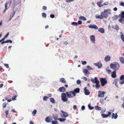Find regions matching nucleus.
I'll list each match as a JSON object with an SVG mask.
<instances>
[{"label": "nucleus", "instance_id": "1", "mask_svg": "<svg viewBox=\"0 0 124 124\" xmlns=\"http://www.w3.org/2000/svg\"><path fill=\"white\" fill-rule=\"evenodd\" d=\"M110 68L116 71L118 70L119 67V65L117 62H113V63H111L110 65Z\"/></svg>", "mask_w": 124, "mask_h": 124}, {"label": "nucleus", "instance_id": "2", "mask_svg": "<svg viewBox=\"0 0 124 124\" xmlns=\"http://www.w3.org/2000/svg\"><path fill=\"white\" fill-rule=\"evenodd\" d=\"M91 81L93 83H95L96 85H95V88L97 89H98L100 87V86L99 85V81L98 80L97 77H95L94 79L91 78Z\"/></svg>", "mask_w": 124, "mask_h": 124}, {"label": "nucleus", "instance_id": "3", "mask_svg": "<svg viewBox=\"0 0 124 124\" xmlns=\"http://www.w3.org/2000/svg\"><path fill=\"white\" fill-rule=\"evenodd\" d=\"M61 99L62 101L63 102H66L67 101V102L68 103H70V101H68V98L67 97V96L66 94L64 93H62L61 94Z\"/></svg>", "mask_w": 124, "mask_h": 124}, {"label": "nucleus", "instance_id": "4", "mask_svg": "<svg viewBox=\"0 0 124 124\" xmlns=\"http://www.w3.org/2000/svg\"><path fill=\"white\" fill-rule=\"evenodd\" d=\"M119 17H120V19L118 20V21L121 23H124V11L121 12L119 15Z\"/></svg>", "mask_w": 124, "mask_h": 124}, {"label": "nucleus", "instance_id": "5", "mask_svg": "<svg viewBox=\"0 0 124 124\" xmlns=\"http://www.w3.org/2000/svg\"><path fill=\"white\" fill-rule=\"evenodd\" d=\"M101 84V85L103 86H104L108 83V82L105 78H100Z\"/></svg>", "mask_w": 124, "mask_h": 124}, {"label": "nucleus", "instance_id": "6", "mask_svg": "<svg viewBox=\"0 0 124 124\" xmlns=\"http://www.w3.org/2000/svg\"><path fill=\"white\" fill-rule=\"evenodd\" d=\"M120 84H123L124 83V75H122L120 77L119 80Z\"/></svg>", "mask_w": 124, "mask_h": 124}, {"label": "nucleus", "instance_id": "7", "mask_svg": "<svg viewBox=\"0 0 124 124\" xmlns=\"http://www.w3.org/2000/svg\"><path fill=\"white\" fill-rule=\"evenodd\" d=\"M105 93L104 91L102 92L101 91H99L98 92V96L99 97H103L104 96Z\"/></svg>", "mask_w": 124, "mask_h": 124}, {"label": "nucleus", "instance_id": "8", "mask_svg": "<svg viewBox=\"0 0 124 124\" xmlns=\"http://www.w3.org/2000/svg\"><path fill=\"white\" fill-rule=\"evenodd\" d=\"M94 65L96 67H98L99 69H100L102 66V64L100 61L94 64Z\"/></svg>", "mask_w": 124, "mask_h": 124}, {"label": "nucleus", "instance_id": "9", "mask_svg": "<svg viewBox=\"0 0 124 124\" xmlns=\"http://www.w3.org/2000/svg\"><path fill=\"white\" fill-rule=\"evenodd\" d=\"M52 120V119L51 118V116H47L45 119V121L47 123H50L51 122Z\"/></svg>", "mask_w": 124, "mask_h": 124}, {"label": "nucleus", "instance_id": "10", "mask_svg": "<svg viewBox=\"0 0 124 124\" xmlns=\"http://www.w3.org/2000/svg\"><path fill=\"white\" fill-rule=\"evenodd\" d=\"M101 16H102L103 18H104L105 19L107 18L108 16V13H106L102 12L101 13Z\"/></svg>", "mask_w": 124, "mask_h": 124}, {"label": "nucleus", "instance_id": "11", "mask_svg": "<svg viewBox=\"0 0 124 124\" xmlns=\"http://www.w3.org/2000/svg\"><path fill=\"white\" fill-rule=\"evenodd\" d=\"M88 27L90 28L94 29L96 30L98 29V28L97 26L96 25L94 24H90L89 26Z\"/></svg>", "mask_w": 124, "mask_h": 124}, {"label": "nucleus", "instance_id": "12", "mask_svg": "<svg viewBox=\"0 0 124 124\" xmlns=\"http://www.w3.org/2000/svg\"><path fill=\"white\" fill-rule=\"evenodd\" d=\"M61 112L62 114V116L66 118L69 116V115L67 112L64 111L62 110H61Z\"/></svg>", "mask_w": 124, "mask_h": 124}, {"label": "nucleus", "instance_id": "13", "mask_svg": "<svg viewBox=\"0 0 124 124\" xmlns=\"http://www.w3.org/2000/svg\"><path fill=\"white\" fill-rule=\"evenodd\" d=\"M86 87H85L84 89L85 94L86 95H88L90 93V92L89 90L86 89Z\"/></svg>", "mask_w": 124, "mask_h": 124}, {"label": "nucleus", "instance_id": "14", "mask_svg": "<svg viewBox=\"0 0 124 124\" xmlns=\"http://www.w3.org/2000/svg\"><path fill=\"white\" fill-rule=\"evenodd\" d=\"M57 91L60 92H64L66 91V89L64 87H60Z\"/></svg>", "mask_w": 124, "mask_h": 124}, {"label": "nucleus", "instance_id": "15", "mask_svg": "<svg viewBox=\"0 0 124 124\" xmlns=\"http://www.w3.org/2000/svg\"><path fill=\"white\" fill-rule=\"evenodd\" d=\"M90 40L91 41V42L94 43H95V36L93 35H91L90 36Z\"/></svg>", "mask_w": 124, "mask_h": 124}, {"label": "nucleus", "instance_id": "16", "mask_svg": "<svg viewBox=\"0 0 124 124\" xmlns=\"http://www.w3.org/2000/svg\"><path fill=\"white\" fill-rule=\"evenodd\" d=\"M83 72L84 73V75L85 76H86L87 75H88L90 73V72H89L86 69L83 70Z\"/></svg>", "mask_w": 124, "mask_h": 124}, {"label": "nucleus", "instance_id": "17", "mask_svg": "<svg viewBox=\"0 0 124 124\" xmlns=\"http://www.w3.org/2000/svg\"><path fill=\"white\" fill-rule=\"evenodd\" d=\"M111 59L110 56L109 55H107L105 58V61L106 62H108L110 61Z\"/></svg>", "mask_w": 124, "mask_h": 124}, {"label": "nucleus", "instance_id": "18", "mask_svg": "<svg viewBox=\"0 0 124 124\" xmlns=\"http://www.w3.org/2000/svg\"><path fill=\"white\" fill-rule=\"evenodd\" d=\"M53 117L54 120H58V116L57 114H54L53 115Z\"/></svg>", "mask_w": 124, "mask_h": 124}, {"label": "nucleus", "instance_id": "19", "mask_svg": "<svg viewBox=\"0 0 124 124\" xmlns=\"http://www.w3.org/2000/svg\"><path fill=\"white\" fill-rule=\"evenodd\" d=\"M66 94L68 98H71L73 97V96H72L71 95V93H70V91L69 92H66Z\"/></svg>", "mask_w": 124, "mask_h": 124}, {"label": "nucleus", "instance_id": "20", "mask_svg": "<svg viewBox=\"0 0 124 124\" xmlns=\"http://www.w3.org/2000/svg\"><path fill=\"white\" fill-rule=\"evenodd\" d=\"M116 71H114L112 72L111 76L113 78H115L116 77Z\"/></svg>", "mask_w": 124, "mask_h": 124}, {"label": "nucleus", "instance_id": "21", "mask_svg": "<svg viewBox=\"0 0 124 124\" xmlns=\"http://www.w3.org/2000/svg\"><path fill=\"white\" fill-rule=\"evenodd\" d=\"M118 117V115L116 113L115 114L114 113H112L111 118L112 119L114 118V119H116Z\"/></svg>", "mask_w": 124, "mask_h": 124}, {"label": "nucleus", "instance_id": "22", "mask_svg": "<svg viewBox=\"0 0 124 124\" xmlns=\"http://www.w3.org/2000/svg\"><path fill=\"white\" fill-rule=\"evenodd\" d=\"M98 31L102 33H104V30L103 29V28H100L98 30Z\"/></svg>", "mask_w": 124, "mask_h": 124}, {"label": "nucleus", "instance_id": "23", "mask_svg": "<svg viewBox=\"0 0 124 124\" xmlns=\"http://www.w3.org/2000/svg\"><path fill=\"white\" fill-rule=\"evenodd\" d=\"M19 3L17 1H16L15 0H13V6L15 7Z\"/></svg>", "mask_w": 124, "mask_h": 124}, {"label": "nucleus", "instance_id": "24", "mask_svg": "<svg viewBox=\"0 0 124 124\" xmlns=\"http://www.w3.org/2000/svg\"><path fill=\"white\" fill-rule=\"evenodd\" d=\"M79 19L80 20H83L84 21L86 20V18L84 16H80L79 17Z\"/></svg>", "mask_w": 124, "mask_h": 124}, {"label": "nucleus", "instance_id": "25", "mask_svg": "<svg viewBox=\"0 0 124 124\" xmlns=\"http://www.w3.org/2000/svg\"><path fill=\"white\" fill-rule=\"evenodd\" d=\"M80 89L79 88H77L75 89L73 91L76 93H78L80 92Z\"/></svg>", "mask_w": 124, "mask_h": 124}, {"label": "nucleus", "instance_id": "26", "mask_svg": "<svg viewBox=\"0 0 124 124\" xmlns=\"http://www.w3.org/2000/svg\"><path fill=\"white\" fill-rule=\"evenodd\" d=\"M15 11H14L12 13V14L10 16V18L9 20V21L10 20L12 19V18L14 16V15H15Z\"/></svg>", "mask_w": 124, "mask_h": 124}, {"label": "nucleus", "instance_id": "27", "mask_svg": "<svg viewBox=\"0 0 124 124\" xmlns=\"http://www.w3.org/2000/svg\"><path fill=\"white\" fill-rule=\"evenodd\" d=\"M60 81L64 83H66V81L65 80V79L64 78H61Z\"/></svg>", "mask_w": 124, "mask_h": 124}, {"label": "nucleus", "instance_id": "28", "mask_svg": "<svg viewBox=\"0 0 124 124\" xmlns=\"http://www.w3.org/2000/svg\"><path fill=\"white\" fill-rule=\"evenodd\" d=\"M94 108L96 110H100L101 109V108L100 107H99L98 106H95L94 107Z\"/></svg>", "mask_w": 124, "mask_h": 124}, {"label": "nucleus", "instance_id": "29", "mask_svg": "<svg viewBox=\"0 0 124 124\" xmlns=\"http://www.w3.org/2000/svg\"><path fill=\"white\" fill-rule=\"evenodd\" d=\"M120 62L124 64V58L123 57L120 58Z\"/></svg>", "mask_w": 124, "mask_h": 124}, {"label": "nucleus", "instance_id": "30", "mask_svg": "<svg viewBox=\"0 0 124 124\" xmlns=\"http://www.w3.org/2000/svg\"><path fill=\"white\" fill-rule=\"evenodd\" d=\"M113 28L117 30H118L119 29V27L117 24H116L114 26Z\"/></svg>", "mask_w": 124, "mask_h": 124}, {"label": "nucleus", "instance_id": "31", "mask_svg": "<svg viewBox=\"0 0 124 124\" xmlns=\"http://www.w3.org/2000/svg\"><path fill=\"white\" fill-rule=\"evenodd\" d=\"M51 122L52 124H58V122L56 120H52Z\"/></svg>", "mask_w": 124, "mask_h": 124}, {"label": "nucleus", "instance_id": "32", "mask_svg": "<svg viewBox=\"0 0 124 124\" xmlns=\"http://www.w3.org/2000/svg\"><path fill=\"white\" fill-rule=\"evenodd\" d=\"M50 102L53 103H55V101L54 99L53 98H51L50 99Z\"/></svg>", "mask_w": 124, "mask_h": 124}, {"label": "nucleus", "instance_id": "33", "mask_svg": "<svg viewBox=\"0 0 124 124\" xmlns=\"http://www.w3.org/2000/svg\"><path fill=\"white\" fill-rule=\"evenodd\" d=\"M95 17L96 18H100L101 19H103V17L102 16H101V14L100 15L97 16V15H95Z\"/></svg>", "mask_w": 124, "mask_h": 124}, {"label": "nucleus", "instance_id": "34", "mask_svg": "<svg viewBox=\"0 0 124 124\" xmlns=\"http://www.w3.org/2000/svg\"><path fill=\"white\" fill-rule=\"evenodd\" d=\"M58 120L61 122H63L65 121L66 120V119L64 118H59L58 119Z\"/></svg>", "mask_w": 124, "mask_h": 124}, {"label": "nucleus", "instance_id": "35", "mask_svg": "<svg viewBox=\"0 0 124 124\" xmlns=\"http://www.w3.org/2000/svg\"><path fill=\"white\" fill-rule=\"evenodd\" d=\"M88 107L89 109L90 110H92L94 108L93 107L91 106L90 104H88Z\"/></svg>", "mask_w": 124, "mask_h": 124}, {"label": "nucleus", "instance_id": "36", "mask_svg": "<svg viewBox=\"0 0 124 124\" xmlns=\"http://www.w3.org/2000/svg\"><path fill=\"white\" fill-rule=\"evenodd\" d=\"M70 93H71L72 94V96H73V97L74 96H75L76 95V93L73 91H70Z\"/></svg>", "mask_w": 124, "mask_h": 124}, {"label": "nucleus", "instance_id": "37", "mask_svg": "<svg viewBox=\"0 0 124 124\" xmlns=\"http://www.w3.org/2000/svg\"><path fill=\"white\" fill-rule=\"evenodd\" d=\"M101 115L103 118H106L108 117L107 114H106L102 113L101 114Z\"/></svg>", "mask_w": 124, "mask_h": 124}, {"label": "nucleus", "instance_id": "38", "mask_svg": "<svg viewBox=\"0 0 124 124\" xmlns=\"http://www.w3.org/2000/svg\"><path fill=\"white\" fill-rule=\"evenodd\" d=\"M37 112V110L36 109L34 110L32 112V114L33 116H35V115L36 114Z\"/></svg>", "mask_w": 124, "mask_h": 124}, {"label": "nucleus", "instance_id": "39", "mask_svg": "<svg viewBox=\"0 0 124 124\" xmlns=\"http://www.w3.org/2000/svg\"><path fill=\"white\" fill-rule=\"evenodd\" d=\"M119 80V79L118 78H116L114 80V82L113 83V84H117V82Z\"/></svg>", "mask_w": 124, "mask_h": 124}, {"label": "nucleus", "instance_id": "40", "mask_svg": "<svg viewBox=\"0 0 124 124\" xmlns=\"http://www.w3.org/2000/svg\"><path fill=\"white\" fill-rule=\"evenodd\" d=\"M42 17L44 18H46V14L45 13H43L42 14Z\"/></svg>", "mask_w": 124, "mask_h": 124}, {"label": "nucleus", "instance_id": "41", "mask_svg": "<svg viewBox=\"0 0 124 124\" xmlns=\"http://www.w3.org/2000/svg\"><path fill=\"white\" fill-rule=\"evenodd\" d=\"M109 11H111V10L109 9L107 10L104 9L103 12L106 13H108Z\"/></svg>", "mask_w": 124, "mask_h": 124}, {"label": "nucleus", "instance_id": "42", "mask_svg": "<svg viewBox=\"0 0 124 124\" xmlns=\"http://www.w3.org/2000/svg\"><path fill=\"white\" fill-rule=\"evenodd\" d=\"M49 97L47 96H44L43 97V100L45 101L47 100V99L49 98Z\"/></svg>", "mask_w": 124, "mask_h": 124}, {"label": "nucleus", "instance_id": "43", "mask_svg": "<svg viewBox=\"0 0 124 124\" xmlns=\"http://www.w3.org/2000/svg\"><path fill=\"white\" fill-rule=\"evenodd\" d=\"M86 68L89 70H93V69L91 67L89 66H87L86 67Z\"/></svg>", "mask_w": 124, "mask_h": 124}, {"label": "nucleus", "instance_id": "44", "mask_svg": "<svg viewBox=\"0 0 124 124\" xmlns=\"http://www.w3.org/2000/svg\"><path fill=\"white\" fill-rule=\"evenodd\" d=\"M7 4H8L9 6L12 3V0H8L6 3Z\"/></svg>", "mask_w": 124, "mask_h": 124}, {"label": "nucleus", "instance_id": "45", "mask_svg": "<svg viewBox=\"0 0 124 124\" xmlns=\"http://www.w3.org/2000/svg\"><path fill=\"white\" fill-rule=\"evenodd\" d=\"M118 16L117 15H115L112 17L113 20H114L115 19H117L118 18Z\"/></svg>", "mask_w": 124, "mask_h": 124}, {"label": "nucleus", "instance_id": "46", "mask_svg": "<svg viewBox=\"0 0 124 124\" xmlns=\"http://www.w3.org/2000/svg\"><path fill=\"white\" fill-rule=\"evenodd\" d=\"M71 25H73L74 26H77L78 25L77 22H72L71 23Z\"/></svg>", "mask_w": 124, "mask_h": 124}, {"label": "nucleus", "instance_id": "47", "mask_svg": "<svg viewBox=\"0 0 124 124\" xmlns=\"http://www.w3.org/2000/svg\"><path fill=\"white\" fill-rule=\"evenodd\" d=\"M7 103H6V102H4L2 105L3 106V108H5L6 107L7 105Z\"/></svg>", "mask_w": 124, "mask_h": 124}, {"label": "nucleus", "instance_id": "48", "mask_svg": "<svg viewBox=\"0 0 124 124\" xmlns=\"http://www.w3.org/2000/svg\"><path fill=\"white\" fill-rule=\"evenodd\" d=\"M81 82V81L79 79L78 80L76 81L78 85H79V84H80Z\"/></svg>", "mask_w": 124, "mask_h": 124}, {"label": "nucleus", "instance_id": "49", "mask_svg": "<svg viewBox=\"0 0 124 124\" xmlns=\"http://www.w3.org/2000/svg\"><path fill=\"white\" fill-rule=\"evenodd\" d=\"M121 37L122 40L124 42V35H122L121 36Z\"/></svg>", "mask_w": 124, "mask_h": 124}, {"label": "nucleus", "instance_id": "50", "mask_svg": "<svg viewBox=\"0 0 124 124\" xmlns=\"http://www.w3.org/2000/svg\"><path fill=\"white\" fill-rule=\"evenodd\" d=\"M4 65L8 69L9 68V65L8 64H4Z\"/></svg>", "mask_w": 124, "mask_h": 124}, {"label": "nucleus", "instance_id": "51", "mask_svg": "<svg viewBox=\"0 0 124 124\" xmlns=\"http://www.w3.org/2000/svg\"><path fill=\"white\" fill-rule=\"evenodd\" d=\"M97 4L99 7H101L103 6V5H101V3L99 2H97Z\"/></svg>", "mask_w": 124, "mask_h": 124}, {"label": "nucleus", "instance_id": "52", "mask_svg": "<svg viewBox=\"0 0 124 124\" xmlns=\"http://www.w3.org/2000/svg\"><path fill=\"white\" fill-rule=\"evenodd\" d=\"M120 5L124 7V2H123L122 1L120 3Z\"/></svg>", "mask_w": 124, "mask_h": 124}, {"label": "nucleus", "instance_id": "53", "mask_svg": "<svg viewBox=\"0 0 124 124\" xmlns=\"http://www.w3.org/2000/svg\"><path fill=\"white\" fill-rule=\"evenodd\" d=\"M82 23V22L81 20H78V22L77 23V25L78 24H81Z\"/></svg>", "mask_w": 124, "mask_h": 124}, {"label": "nucleus", "instance_id": "54", "mask_svg": "<svg viewBox=\"0 0 124 124\" xmlns=\"http://www.w3.org/2000/svg\"><path fill=\"white\" fill-rule=\"evenodd\" d=\"M8 112L9 111L8 110H6L5 112V113L6 114V117H7V116L8 114Z\"/></svg>", "mask_w": 124, "mask_h": 124}, {"label": "nucleus", "instance_id": "55", "mask_svg": "<svg viewBox=\"0 0 124 124\" xmlns=\"http://www.w3.org/2000/svg\"><path fill=\"white\" fill-rule=\"evenodd\" d=\"M104 102V100L103 99H101L100 100V102L101 104H103Z\"/></svg>", "mask_w": 124, "mask_h": 124}, {"label": "nucleus", "instance_id": "56", "mask_svg": "<svg viewBox=\"0 0 124 124\" xmlns=\"http://www.w3.org/2000/svg\"><path fill=\"white\" fill-rule=\"evenodd\" d=\"M73 108L75 110H78V109L77 108V106L75 105L73 106Z\"/></svg>", "mask_w": 124, "mask_h": 124}, {"label": "nucleus", "instance_id": "57", "mask_svg": "<svg viewBox=\"0 0 124 124\" xmlns=\"http://www.w3.org/2000/svg\"><path fill=\"white\" fill-rule=\"evenodd\" d=\"M81 62H82V64L84 65L86 64L87 63L85 61H81Z\"/></svg>", "mask_w": 124, "mask_h": 124}, {"label": "nucleus", "instance_id": "58", "mask_svg": "<svg viewBox=\"0 0 124 124\" xmlns=\"http://www.w3.org/2000/svg\"><path fill=\"white\" fill-rule=\"evenodd\" d=\"M6 43H8L10 42V43H12V41L10 40H8L6 41Z\"/></svg>", "mask_w": 124, "mask_h": 124}, {"label": "nucleus", "instance_id": "59", "mask_svg": "<svg viewBox=\"0 0 124 124\" xmlns=\"http://www.w3.org/2000/svg\"><path fill=\"white\" fill-rule=\"evenodd\" d=\"M54 110L57 113H58L59 111V110L58 109L55 108H54Z\"/></svg>", "mask_w": 124, "mask_h": 124}, {"label": "nucleus", "instance_id": "60", "mask_svg": "<svg viewBox=\"0 0 124 124\" xmlns=\"http://www.w3.org/2000/svg\"><path fill=\"white\" fill-rule=\"evenodd\" d=\"M85 106L83 105L82 106L81 108V110L83 111L85 110Z\"/></svg>", "mask_w": 124, "mask_h": 124}, {"label": "nucleus", "instance_id": "61", "mask_svg": "<svg viewBox=\"0 0 124 124\" xmlns=\"http://www.w3.org/2000/svg\"><path fill=\"white\" fill-rule=\"evenodd\" d=\"M8 4H7V3H5V8L6 9H7L8 8Z\"/></svg>", "mask_w": 124, "mask_h": 124}, {"label": "nucleus", "instance_id": "62", "mask_svg": "<svg viewBox=\"0 0 124 124\" xmlns=\"http://www.w3.org/2000/svg\"><path fill=\"white\" fill-rule=\"evenodd\" d=\"M55 16L54 15L51 14L50 15V17L52 18H53Z\"/></svg>", "mask_w": 124, "mask_h": 124}, {"label": "nucleus", "instance_id": "63", "mask_svg": "<svg viewBox=\"0 0 124 124\" xmlns=\"http://www.w3.org/2000/svg\"><path fill=\"white\" fill-rule=\"evenodd\" d=\"M42 9L44 10H46L47 9V7L45 6H44L43 7Z\"/></svg>", "mask_w": 124, "mask_h": 124}, {"label": "nucleus", "instance_id": "64", "mask_svg": "<svg viewBox=\"0 0 124 124\" xmlns=\"http://www.w3.org/2000/svg\"><path fill=\"white\" fill-rule=\"evenodd\" d=\"M9 32H8L7 34H6L5 36H4L5 37V38H7L8 36L9 35Z\"/></svg>", "mask_w": 124, "mask_h": 124}]
</instances>
